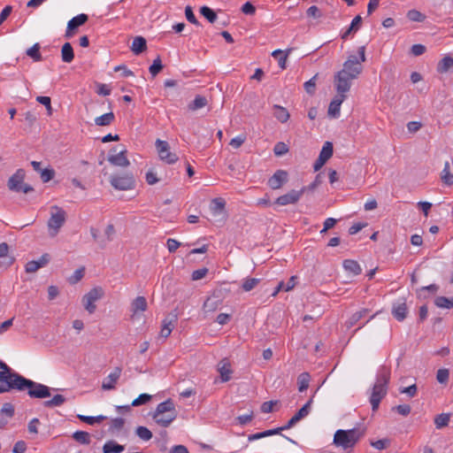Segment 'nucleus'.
I'll return each mask as SVG.
<instances>
[{"mask_svg": "<svg viewBox=\"0 0 453 453\" xmlns=\"http://www.w3.org/2000/svg\"><path fill=\"white\" fill-rule=\"evenodd\" d=\"M12 390L19 392L27 390L31 398L42 399L50 397L51 390L57 389L23 377L0 360V394Z\"/></svg>", "mask_w": 453, "mask_h": 453, "instance_id": "f257e3e1", "label": "nucleus"}, {"mask_svg": "<svg viewBox=\"0 0 453 453\" xmlns=\"http://www.w3.org/2000/svg\"><path fill=\"white\" fill-rule=\"evenodd\" d=\"M360 59L357 56L351 55L343 64V68L337 73L335 79L339 82L338 85H348L353 79L357 78L362 72V63L365 61V47L358 48Z\"/></svg>", "mask_w": 453, "mask_h": 453, "instance_id": "f03ea898", "label": "nucleus"}, {"mask_svg": "<svg viewBox=\"0 0 453 453\" xmlns=\"http://www.w3.org/2000/svg\"><path fill=\"white\" fill-rule=\"evenodd\" d=\"M152 418L158 426L168 427L177 418V411L173 400L169 398L157 404Z\"/></svg>", "mask_w": 453, "mask_h": 453, "instance_id": "7ed1b4c3", "label": "nucleus"}, {"mask_svg": "<svg viewBox=\"0 0 453 453\" xmlns=\"http://www.w3.org/2000/svg\"><path fill=\"white\" fill-rule=\"evenodd\" d=\"M359 433L357 429L342 430L339 429L335 432L334 436V443L336 446H341L344 449L353 448L359 440Z\"/></svg>", "mask_w": 453, "mask_h": 453, "instance_id": "20e7f679", "label": "nucleus"}, {"mask_svg": "<svg viewBox=\"0 0 453 453\" xmlns=\"http://www.w3.org/2000/svg\"><path fill=\"white\" fill-rule=\"evenodd\" d=\"M66 219L65 211L58 205L50 207V217L48 220L47 226L50 236H56Z\"/></svg>", "mask_w": 453, "mask_h": 453, "instance_id": "39448f33", "label": "nucleus"}, {"mask_svg": "<svg viewBox=\"0 0 453 453\" xmlns=\"http://www.w3.org/2000/svg\"><path fill=\"white\" fill-rule=\"evenodd\" d=\"M25 171L23 169H18L8 180L7 186L10 190L15 192H23L27 194L33 191V188L24 183Z\"/></svg>", "mask_w": 453, "mask_h": 453, "instance_id": "423d86ee", "label": "nucleus"}, {"mask_svg": "<svg viewBox=\"0 0 453 453\" xmlns=\"http://www.w3.org/2000/svg\"><path fill=\"white\" fill-rule=\"evenodd\" d=\"M104 295V291L101 287H95L83 296L81 302L85 310L89 314H92L96 311V303L103 298Z\"/></svg>", "mask_w": 453, "mask_h": 453, "instance_id": "0eeeda50", "label": "nucleus"}, {"mask_svg": "<svg viewBox=\"0 0 453 453\" xmlns=\"http://www.w3.org/2000/svg\"><path fill=\"white\" fill-rule=\"evenodd\" d=\"M111 185L118 190H129L134 188V178L132 173L115 174L110 178Z\"/></svg>", "mask_w": 453, "mask_h": 453, "instance_id": "6e6552de", "label": "nucleus"}, {"mask_svg": "<svg viewBox=\"0 0 453 453\" xmlns=\"http://www.w3.org/2000/svg\"><path fill=\"white\" fill-rule=\"evenodd\" d=\"M159 158L166 164L172 165L178 161L179 157L175 153L170 151L169 143L166 141L157 139L155 142Z\"/></svg>", "mask_w": 453, "mask_h": 453, "instance_id": "1a4fd4ad", "label": "nucleus"}, {"mask_svg": "<svg viewBox=\"0 0 453 453\" xmlns=\"http://www.w3.org/2000/svg\"><path fill=\"white\" fill-rule=\"evenodd\" d=\"M305 191V187L302 188L300 190L292 189L287 194L280 196L274 203L280 206L296 204L301 199Z\"/></svg>", "mask_w": 453, "mask_h": 453, "instance_id": "9d476101", "label": "nucleus"}, {"mask_svg": "<svg viewBox=\"0 0 453 453\" xmlns=\"http://www.w3.org/2000/svg\"><path fill=\"white\" fill-rule=\"evenodd\" d=\"M223 303V298L219 294L213 293L208 296L203 304V311L204 314H211L218 311Z\"/></svg>", "mask_w": 453, "mask_h": 453, "instance_id": "9b49d317", "label": "nucleus"}, {"mask_svg": "<svg viewBox=\"0 0 453 453\" xmlns=\"http://www.w3.org/2000/svg\"><path fill=\"white\" fill-rule=\"evenodd\" d=\"M88 19V16L87 14L81 13L75 17H73L72 19H70L67 23L66 31L65 34V37L71 38L74 35L76 29L84 25Z\"/></svg>", "mask_w": 453, "mask_h": 453, "instance_id": "f8f14e48", "label": "nucleus"}, {"mask_svg": "<svg viewBox=\"0 0 453 453\" xmlns=\"http://www.w3.org/2000/svg\"><path fill=\"white\" fill-rule=\"evenodd\" d=\"M116 150H111L108 155V161L116 166L127 167L130 165L129 160L126 157L127 150H123L118 153Z\"/></svg>", "mask_w": 453, "mask_h": 453, "instance_id": "ddd939ff", "label": "nucleus"}, {"mask_svg": "<svg viewBox=\"0 0 453 453\" xmlns=\"http://www.w3.org/2000/svg\"><path fill=\"white\" fill-rule=\"evenodd\" d=\"M122 369L117 366L113 371L104 380L102 388L104 390H112L116 387V383L121 375Z\"/></svg>", "mask_w": 453, "mask_h": 453, "instance_id": "4468645a", "label": "nucleus"}, {"mask_svg": "<svg viewBox=\"0 0 453 453\" xmlns=\"http://www.w3.org/2000/svg\"><path fill=\"white\" fill-rule=\"evenodd\" d=\"M288 180V173L284 170H277L268 180V185L273 189L280 188Z\"/></svg>", "mask_w": 453, "mask_h": 453, "instance_id": "2eb2a0df", "label": "nucleus"}, {"mask_svg": "<svg viewBox=\"0 0 453 453\" xmlns=\"http://www.w3.org/2000/svg\"><path fill=\"white\" fill-rule=\"evenodd\" d=\"M387 388L380 387H372V394L370 395V403L373 411L379 409L380 403L387 395Z\"/></svg>", "mask_w": 453, "mask_h": 453, "instance_id": "dca6fc26", "label": "nucleus"}, {"mask_svg": "<svg viewBox=\"0 0 453 453\" xmlns=\"http://www.w3.org/2000/svg\"><path fill=\"white\" fill-rule=\"evenodd\" d=\"M50 255L45 253L38 260H32L26 264L25 270L27 273L37 272L40 268L45 266L50 262Z\"/></svg>", "mask_w": 453, "mask_h": 453, "instance_id": "f3484780", "label": "nucleus"}, {"mask_svg": "<svg viewBox=\"0 0 453 453\" xmlns=\"http://www.w3.org/2000/svg\"><path fill=\"white\" fill-rule=\"evenodd\" d=\"M218 372L220 374V379L222 382H227L231 380L233 371L231 369V364L226 358L222 359L219 363Z\"/></svg>", "mask_w": 453, "mask_h": 453, "instance_id": "a211bd4d", "label": "nucleus"}, {"mask_svg": "<svg viewBox=\"0 0 453 453\" xmlns=\"http://www.w3.org/2000/svg\"><path fill=\"white\" fill-rule=\"evenodd\" d=\"M390 380V370L385 366L381 367L376 376V381L373 386L388 389Z\"/></svg>", "mask_w": 453, "mask_h": 453, "instance_id": "6ab92c4d", "label": "nucleus"}, {"mask_svg": "<svg viewBox=\"0 0 453 453\" xmlns=\"http://www.w3.org/2000/svg\"><path fill=\"white\" fill-rule=\"evenodd\" d=\"M407 312L408 308L405 301L395 303L393 304L392 314L396 320L403 321L406 318Z\"/></svg>", "mask_w": 453, "mask_h": 453, "instance_id": "aec40b11", "label": "nucleus"}, {"mask_svg": "<svg viewBox=\"0 0 453 453\" xmlns=\"http://www.w3.org/2000/svg\"><path fill=\"white\" fill-rule=\"evenodd\" d=\"M147 50V42L142 36L134 37L131 50L134 55H139Z\"/></svg>", "mask_w": 453, "mask_h": 453, "instance_id": "412c9836", "label": "nucleus"}, {"mask_svg": "<svg viewBox=\"0 0 453 453\" xmlns=\"http://www.w3.org/2000/svg\"><path fill=\"white\" fill-rule=\"evenodd\" d=\"M61 58L63 62L71 63L74 58L73 49L70 42H65L61 49Z\"/></svg>", "mask_w": 453, "mask_h": 453, "instance_id": "4be33fe9", "label": "nucleus"}, {"mask_svg": "<svg viewBox=\"0 0 453 453\" xmlns=\"http://www.w3.org/2000/svg\"><path fill=\"white\" fill-rule=\"evenodd\" d=\"M344 269L351 273L353 275H359L362 272V268L356 260L346 259L343 261Z\"/></svg>", "mask_w": 453, "mask_h": 453, "instance_id": "5701e85b", "label": "nucleus"}, {"mask_svg": "<svg viewBox=\"0 0 453 453\" xmlns=\"http://www.w3.org/2000/svg\"><path fill=\"white\" fill-rule=\"evenodd\" d=\"M290 51L291 49H288L287 51L276 50L272 53V56L278 61L279 66L281 69L286 68L287 58Z\"/></svg>", "mask_w": 453, "mask_h": 453, "instance_id": "b1692460", "label": "nucleus"}, {"mask_svg": "<svg viewBox=\"0 0 453 453\" xmlns=\"http://www.w3.org/2000/svg\"><path fill=\"white\" fill-rule=\"evenodd\" d=\"M125 447L117 443L114 441H108L103 446L104 453H121L124 451Z\"/></svg>", "mask_w": 453, "mask_h": 453, "instance_id": "393cba45", "label": "nucleus"}, {"mask_svg": "<svg viewBox=\"0 0 453 453\" xmlns=\"http://www.w3.org/2000/svg\"><path fill=\"white\" fill-rule=\"evenodd\" d=\"M131 307L134 314L137 313L138 311H145L148 307L146 298L144 296H137L133 301Z\"/></svg>", "mask_w": 453, "mask_h": 453, "instance_id": "a878e982", "label": "nucleus"}, {"mask_svg": "<svg viewBox=\"0 0 453 453\" xmlns=\"http://www.w3.org/2000/svg\"><path fill=\"white\" fill-rule=\"evenodd\" d=\"M273 115L280 122L285 123L289 119L290 115L286 108L275 104L273 106Z\"/></svg>", "mask_w": 453, "mask_h": 453, "instance_id": "bb28decb", "label": "nucleus"}, {"mask_svg": "<svg viewBox=\"0 0 453 453\" xmlns=\"http://www.w3.org/2000/svg\"><path fill=\"white\" fill-rule=\"evenodd\" d=\"M176 321V317L175 316H173L171 319H164L163 321V326L161 328V331H160V335L164 338H166L168 337L173 329V323Z\"/></svg>", "mask_w": 453, "mask_h": 453, "instance_id": "cd10ccee", "label": "nucleus"}, {"mask_svg": "<svg viewBox=\"0 0 453 453\" xmlns=\"http://www.w3.org/2000/svg\"><path fill=\"white\" fill-rule=\"evenodd\" d=\"M441 181L447 185L451 186L453 185V174L449 172V162L446 161L444 163V167L441 173Z\"/></svg>", "mask_w": 453, "mask_h": 453, "instance_id": "c85d7f7f", "label": "nucleus"}, {"mask_svg": "<svg viewBox=\"0 0 453 453\" xmlns=\"http://www.w3.org/2000/svg\"><path fill=\"white\" fill-rule=\"evenodd\" d=\"M361 23H362V18L360 15H357L356 16L349 27L342 35V39L343 40H346L348 38V36L352 33V32H356L359 29V27L361 26Z\"/></svg>", "mask_w": 453, "mask_h": 453, "instance_id": "c756f323", "label": "nucleus"}, {"mask_svg": "<svg viewBox=\"0 0 453 453\" xmlns=\"http://www.w3.org/2000/svg\"><path fill=\"white\" fill-rule=\"evenodd\" d=\"M207 98L203 96H196L195 99L188 104V107L190 111H197L207 104Z\"/></svg>", "mask_w": 453, "mask_h": 453, "instance_id": "7c9ffc66", "label": "nucleus"}, {"mask_svg": "<svg viewBox=\"0 0 453 453\" xmlns=\"http://www.w3.org/2000/svg\"><path fill=\"white\" fill-rule=\"evenodd\" d=\"M114 119L115 116L113 112L110 111L96 118L95 124L101 127L109 126L114 120Z\"/></svg>", "mask_w": 453, "mask_h": 453, "instance_id": "2f4dec72", "label": "nucleus"}, {"mask_svg": "<svg viewBox=\"0 0 453 453\" xmlns=\"http://www.w3.org/2000/svg\"><path fill=\"white\" fill-rule=\"evenodd\" d=\"M66 399L62 395H55L50 400H47L43 403L46 408L59 407L65 403Z\"/></svg>", "mask_w": 453, "mask_h": 453, "instance_id": "473e14b6", "label": "nucleus"}, {"mask_svg": "<svg viewBox=\"0 0 453 453\" xmlns=\"http://www.w3.org/2000/svg\"><path fill=\"white\" fill-rule=\"evenodd\" d=\"M368 312L367 309H362L355 313H353L350 318L346 321V326L348 328L352 327L356 325L362 318H364Z\"/></svg>", "mask_w": 453, "mask_h": 453, "instance_id": "72a5a7b5", "label": "nucleus"}, {"mask_svg": "<svg viewBox=\"0 0 453 453\" xmlns=\"http://www.w3.org/2000/svg\"><path fill=\"white\" fill-rule=\"evenodd\" d=\"M225 209V201L222 198H214L211 202V211L216 216L223 213Z\"/></svg>", "mask_w": 453, "mask_h": 453, "instance_id": "f704fd0d", "label": "nucleus"}, {"mask_svg": "<svg viewBox=\"0 0 453 453\" xmlns=\"http://www.w3.org/2000/svg\"><path fill=\"white\" fill-rule=\"evenodd\" d=\"M453 66V58L445 56L437 65L439 73H446Z\"/></svg>", "mask_w": 453, "mask_h": 453, "instance_id": "c9c22d12", "label": "nucleus"}, {"mask_svg": "<svg viewBox=\"0 0 453 453\" xmlns=\"http://www.w3.org/2000/svg\"><path fill=\"white\" fill-rule=\"evenodd\" d=\"M434 304L438 308L451 309L453 308V297L437 296L434 299Z\"/></svg>", "mask_w": 453, "mask_h": 453, "instance_id": "e433bc0d", "label": "nucleus"}, {"mask_svg": "<svg viewBox=\"0 0 453 453\" xmlns=\"http://www.w3.org/2000/svg\"><path fill=\"white\" fill-rule=\"evenodd\" d=\"M73 438L79 443L88 445L91 441V436L88 432L76 431L73 434Z\"/></svg>", "mask_w": 453, "mask_h": 453, "instance_id": "4c0bfd02", "label": "nucleus"}, {"mask_svg": "<svg viewBox=\"0 0 453 453\" xmlns=\"http://www.w3.org/2000/svg\"><path fill=\"white\" fill-rule=\"evenodd\" d=\"M334 147L331 142H326L320 150L319 157L326 162L333 156Z\"/></svg>", "mask_w": 453, "mask_h": 453, "instance_id": "58836bf2", "label": "nucleus"}, {"mask_svg": "<svg viewBox=\"0 0 453 453\" xmlns=\"http://www.w3.org/2000/svg\"><path fill=\"white\" fill-rule=\"evenodd\" d=\"M439 287L436 284H431L426 287H421L417 289L416 293L418 298L426 299L427 298V296L426 295V292H430L432 294H434L438 291Z\"/></svg>", "mask_w": 453, "mask_h": 453, "instance_id": "ea45409f", "label": "nucleus"}, {"mask_svg": "<svg viewBox=\"0 0 453 453\" xmlns=\"http://www.w3.org/2000/svg\"><path fill=\"white\" fill-rule=\"evenodd\" d=\"M312 398H311L293 417L297 422L307 417L311 411Z\"/></svg>", "mask_w": 453, "mask_h": 453, "instance_id": "a19ab883", "label": "nucleus"}, {"mask_svg": "<svg viewBox=\"0 0 453 453\" xmlns=\"http://www.w3.org/2000/svg\"><path fill=\"white\" fill-rule=\"evenodd\" d=\"M77 418L82 421V422H85L88 425H95L96 423H101L102 421H104V419H106V417L104 416V415H98V416H85V415H81L79 414L77 416Z\"/></svg>", "mask_w": 453, "mask_h": 453, "instance_id": "79ce46f5", "label": "nucleus"}, {"mask_svg": "<svg viewBox=\"0 0 453 453\" xmlns=\"http://www.w3.org/2000/svg\"><path fill=\"white\" fill-rule=\"evenodd\" d=\"M310 374L308 372L301 373L297 378L298 390L300 392H303L309 387L310 383Z\"/></svg>", "mask_w": 453, "mask_h": 453, "instance_id": "37998d69", "label": "nucleus"}, {"mask_svg": "<svg viewBox=\"0 0 453 453\" xmlns=\"http://www.w3.org/2000/svg\"><path fill=\"white\" fill-rule=\"evenodd\" d=\"M350 87H337V93L333 98V101L339 103L342 105V102L346 99Z\"/></svg>", "mask_w": 453, "mask_h": 453, "instance_id": "c03bdc74", "label": "nucleus"}, {"mask_svg": "<svg viewBox=\"0 0 453 453\" xmlns=\"http://www.w3.org/2000/svg\"><path fill=\"white\" fill-rule=\"evenodd\" d=\"M26 53L34 61H41L42 60V55L40 53V44L39 43H35L31 48L27 49Z\"/></svg>", "mask_w": 453, "mask_h": 453, "instance_id": "a18cd8bd", "label": "nucleus"}, {"mask_svg": "<svg viewBox=\"0 0 453 453\" xmlns=\"http://www.w3.org/2000/svg\"><path fill=\"white\" fill-rule=\"evenodd\" d=\"M136 435L142 441H148L152 438V433L146 427L140 426L135 430Z\"/></svg>", "mask_w": 453, "mask_h": 453, "instance_id": "49530a36", "label": "nucleus"}, {"mask_svg": "<svg viewBox=\"0 0 453 453\" xmlns=\"http://www.w3.org/2000/svg\"><path fill=\"white\" fill-rule=\"evenodd\" d=\"M260 282V279L257 278H246L243 280L242 288L245 292H249L256 288V286Z\"/></svg>", "mask_w": 453, "mask_h": 453, "instance_id": "de8ad7c7", "label": "nucleus"}, {"mask_svg": "<svg viewBox=\"0 0 453 453\" xmlns=\"http://www.w3.org/2000/svg\"><path fill=\"white\" fill-rule=\"evenodd\" d=\"M200 12L211 23L215 22L217 19L216 12L208 6L201 7Z\"/></svg>", "mask_w": 453, "mask_h": 453, "instance_id": "09e8293b", "label": "nucleus"}, {"mask_svg": "<svg viewBox=\"0 0 453 453\" xmlns=\"http://www.w3.org/2000/svg\"><path fill=\"white\" fill-rule=\"evenodd\" d=\"M340 111H341V104H339V103H336L332 100L328 106V111H327L328 116L333 119H337L340 117Z\"/></svg>", "mask_w": 453, "mask_h": 453, "instance_id": "8fccbe9b", "label": "nucleus"}, {"mask_svg": "<svg viewBox=\"0 0 453 453\" xmlns=\"http://www.w3.org/2000/svg\"><path fill=\"white\" fill-rule=\"evenodd\" d=\"M406 16L410 20L415 22H423L426 18L425 14L415 9L410 10Z\"/></svg>", "mask_w": 453, "mask_h": 453, "instance_id": "3c124183", "label": "nucleus"}, {"mask_svg": "<svg viewBox=\"0 0 453 453\" xmlns=\"http://www.w3.org/2000/svg\"><path fill=\"white\" fill-rule=\"evenodd\" d=\"M163 69L162 61L159 56L153 61L152 65L150 66L149 71L152 77H155L159 72Z\"/></svg>", "mask_w": 453, "mask_h": 453, "instance_id": "603ef678", "label": "nucleus"}, {"mask_svg": "<svg viewBox=\"0 0 453 453\" xmlns=\"http://www.w3.org/2000/svg\"><path fill=\"white\" fill-rule=\"evenodd\" d=\"M449 372L446 368H441L437 371L436 380L441 384H445L449 381Z\"/></svg>", "mask_w": 453, "mask_h": 453, "instance_id": "864d4df0", "label": "nucleus"}, {"mask_svg": "<svg viewBox=\"0 0 453 453\" xmlns=\"http://www.w3.org/2000/svg\"><path fill=\"white\" fill-rule=\"evenodd\" d=\"M152 396L149 394H141L137 398H135L131 405L132 406H140L142 404H146L148 402L151 400Z\"/></svg>", "mask_w": 453, "mask_h": 453, "instance_id": "5fc2aeb1", "label": "nucleus"}, {"mask_svg": "<svg viewBox=\"0 0 453 453\" xmlns=\"http://www.w3.org/2000/svg\"><path fill=\"white\" fill-rule=\"evenodd\" d=\"M449 421V416L448 414H440L434 419V424L437 428H441L448 425Z\"/></svg>", "mask_w": 453, "mask_h": 453, "instance_id": "6e6d98bb", "label": "nucleus"}, {"mask_svg": "<svg viewBox=\"0 0 453 453\" xmlns=\"http://www.w3.org/2000/svg\"><path fill=\"white\" fill-rule=\"evenodd\" d=\"M84 276V268H79L69 277L68 281L70 284H76Z\"/></svg>", "mask_w": 453, "mask_h": 453, "instance_id": "4d7b16f0", "label": "nucleus"}, {"mask_svg": "<svg viewBox=\"0 0 453 453\" xmlns=\"http://www.w3.org/2000/svg\"><path fill=\"white\" fill-rule=\"evenodd\" d=\"M125 425V420L122 418H115L111 419L110 430L111 432L119 431L123 428Z\"/></svg>", "mask_w": 453, "mask_h": 453, "instance_id": "13d9d810", "label": "nucleus"}, {"mask_svg": "<svg viewBox=\"0 0 453 453\" xmlns=\"http://www.w3.org/2000/svg\"><path fill=\"white\" fill-rule=\"evenodd\" d=\"M399 392L401 394H406L409 397L412 398L416 396L418 393V388L416 384H412L409 387L400 388Z\"/></svg>", "mask_w": 453, "mask_h": 453, "instance_id": "bf43d9fd", "label": "nucleus"}, {"mask_svg": "<svg viewBox=\"0 0 453 453\" xmlns=\"http://www.w3.org/2000/svg\"><path fill=\"white\" fill-rule=\"evenodd\" d=\"M0 414L2 416H6L7 418H12L14 415V407L10 403H5L2 406V409L0 411Z\"/></svg>", "mask_w": 453, "mask_h": 453, "instance_id": "052dcab7", "label": "nucleus"}, {"mask_svg": "<svg viewBox=\"0 0 453 453\" xmlns=\"http://www.w3.org/2000/svg\"><path fill=\"white\" fill-rule=\"evenodd\" d=\"M246 141V135L240 134L231 139L229 145L234 149L240 148Z\"/></svg>", "mask_w": 453, "mask_h": 453, "instance_id": "680f3d73", "label": "nucleus"}, {"mask_svg": "<svg viewBox=\"0 0 453 453\" xmlns=\"http://www.w3.org/2000/svg\"><path fill=\"white\" fill-rule=\"evenodd\" d=\"M371 445L376 449L382 450L390 445V441L388 439H380L375 441H372Z\"/></svg>", "mask_w": 453, "mask_h": 453, "instance_id": "e2e57ef3", "label": "nucleus"}, {"mask_svg": "<svg viewBox=\"0 0 453 453\" xmlns=\"http://www.w3.org/2000/svg\"><path fill=\"white\" fill-rule=\"evenodd\" d=\"M114 72L119 73L120 77L134 76V73L124 65L114 67Z\"/></svg>", "mask_w": 453, "mask_h": 453, "instance_id": "0e129e2a", "label": "nucleus"}, {"mask_svg": "<svg viewBox=\"0 0 453 453\" xmlns=\"http://www.w3.org/2000/svg\"><path fill=\"white\" fill-rule=\"evenodd\" d=\"M54 175L55 172L52 169H42L40 172V176L43 182L50 181L51 179H53Z\"/></svg>", "mask_w": 453, "mask_h": 453, "instance_id": "69168bd1", "label": "nucleus"}, {"mask_svg": "<svg viewBox=\"0 0 453 453\" xmlns=\"http://www.w3.org/2000/svg\"><path fill=\"white\" fill-rule=\"evenodd\" d=\"M185 15H186L187 19L190 23L196 25V26L199 25V21L196 18L194 12H193V10L189 5L186 6V8H185Z\"/></svg>", "mask_w": 453, "mask_h": 453, "instance_id": "338daca9", "label": "nucleus"}, {"mask_svg": "<svg viewBox=\"0 0 453 453\" xmlns=\"http://www.w3.org/2000/svg\"><path fill=\"white\" fill-rule=\"evenodd\" d=\"M288 151L287 145L284 142H278L273 148V152L276 156H283Z\"/></svg>", "mask_w": 453, "mask_h": 453, "instance_id": "774afa93", "label": "nucleus"}]
</instances>
